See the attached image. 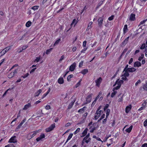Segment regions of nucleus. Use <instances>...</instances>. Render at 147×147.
Listing matches in <instances>:
<instances>
[{
  "label": "nucleus",
  "instance_id": "f257e3e1",
  "mask_svg": "<svg viewBox=\"0 0 147 147\" xmlns=\"http://www.w3.org/2000/svg\"><path fill=\"white\" fill-rule=\"evenodd\" d=\"M37 132L38 131H34L33 132L30 133L27 135V138L28 139H31L32 138L35 136Z\"/></svg>",
  "mask_w": 147,
  "mask_h": 147
},
{
  "label": "nucleus",
  "instance_id": "f03ea898",
  "mask_svg": "<svg viewBox=\"0 0 147 147\" xmlns=\"http://www.w3.org/2000/svg\"><path fill=\"white\" fill-rule=\"evenodd\" d=\"M92 94H91L88 96L86 98V101H87V102L84 103V104L83 105H82L86 104L88 103H89L91 102L92 99Z\"/></svg>",
  "mask_w": 147,
  "mask_h": 147
},
{
  "label": "nucleus",
  "instance_id": "7ed1b4c3",
  "mask_svg": "<svg viewBox=\"0 0 147 147\" xmlns=\"http://www.w3.org/2000/svg\"><path fill=\"white\" fill-rule=\"evenodd\" d=\"M55 127V123L52 124L49 128L46 129V131L47 132H49L52 130Z\"/></svg>",
  "mask_w": 147,
  "mask_h": 147
},
{
  "label": "nucleus",
  "instance_id": "20e7f679",
  "mask_svg": "<svg viewBox=\"0 0 147 147\" xmlns=\"http://www.w3.org/2000/svg\"><path fill=\"white\" fill-rule=\"evenodd\" d=\"M102 80V79L101 77H99L98 79L95 81L96 85L98 87H99L100 84Z\"/></svg>",
  "mask_w": 147,
  "mask_h": 147
},
{
  "label": "nucleus",
  "instance_id": "39448f33",
  "mask_svg": "<svg viewBox=\"0 0 147 147\" xmlns=\"http://www.w3.org/2000/svg\"><path fill=\"white\" fill-rule=\"evenodd\" d=\"M103 19L101 18H100L98 20V24L99 27L101 28L102 24Z\"/></svg>",
  "mask_w": 147,
  "mask_h": 147
},
{
  "label": "nucleus",
  "instance_id": "423d86ee",
  "mask_svg": "<svg viewBox=\"0 0 147 147\" xmlns=\"http://www.w3.org/2000/svg\"><path fill=\"white\" fill-rule=\"evenodd\" d=\"M129 37L126 38L120 45L121 47H123L126 45L128 42Z\"/></svg>",
  "mask_w": 147,
  "mask_h": 147
},
{
  "label": "nucleus",
  "instance_id": "0eeeda50",
  "mask_svg": "<svg viewBox=\"0 0 147 147\" xmlns=\"http://www.w3.org/2000/svg\"><path fill=\"white\" fill-rule=\"evenodd\" d=\"M16 136H14L11 138L9 140V142L13 143L17 142V141L16 140Z\"/></svg>",
  "mask_w": 147,
  "mask_h": 147
},
{
  "label": "nucleus",
  "instance_id": "6e6552de",
  "mask_svg": "<svg viewBox=\"0 0 147 147\" xmlns=\"http://www.w3.org/2000/svg\"><path fill=\"white\" fill-rule=\"evenodd\" d=\"M76 66V63L74 62L72 65H71L70 67L69 70L71 71H74L75 69Z\"/></svg>",
  "mask_w": 147,
  "mask_h": 147
},
{
  "label": "nucleus",
  "instance_id": "1a4fd4ad",
  "mask_svg": "<svg viewBox=\"0 0 147 147\" xmlns=\"http://www.w3.org/2000/svg\"><path fill=\"white\" fill-rule=\"evenodd\" d=\"M45 135L43 134H41L40 136L36 139V140L37 142L39 141L42 139L45 138Z\"/></svg>",
  "mask_w": 147,
  "mask_h": 147
},
{
  "label": "nucleus",
  "instance_id": "9d476101",
  "mask_svg": "<svg viewBox=\"0 0 147 147\" xmlns=\"http://www.w3.org/2000/svg\"><path fill=\"white\" fill-rule=\"evenodd\" d=\"M141 66V64L140 62L136 61L134 63V67H138Z\"/></svg>",
  "mask_w": 147,
  "mask_h": 147
},
{
  "label": "nucleus",
  "instance_id": "9b49d317",
  "mask_svg": "<svg viewBox=\"0 0 147 147\" xmlns=\"http://www.w3.org/2000/svg\"><path fill=\"white\" fill-rule=\"evenodd\" d=\"M135 19V14L133 13H131L130 16L129 20L131 21H134Z\"/></svg>",
  "mask_w": 147,
  "mask_h": 147
},
{
  "label": "nucleus",
  "instance_id": "f8f14e48",
  "mask_svg": "<svg viewBox=\"0 0 147 147\" xmlns=\"http://www.w3.org/2000/svg\"><path fill=\"white\" fill-rule=\"evenodd\" d=\"M31 107V104L30 103H28V104L26 105L23 108V109L24 110H26L29 108Z\"/></svg>",
  "mask_w": 147,
  "mask_h": 147
},
{
  "label": "nucleus",
  "instance_id": "ddd939ff",
  "mask_svg": "<svg viewBox=\"0 0 147 147\" xmlns=\"http://www.w3.org/2000/svg\"><path fill=\"white\" fill-rule=\"evenodd\" d=\"M136 69L134 67L128 68L127 69L129 72H133L136 71Z\"/></svg>",
  "mask_w": 147,
  "mask_h": 147
},
{
  "label": "nucleus",
  "instance_id": "4468645a",
  "mask_svg": "<svg viewBox=\"0 0 147 147\" xmlns=\"http://www.w3.org/2000/svg\"><path fill=\"white\" fill-rule=\"evenodd\" d=\"M58 83L60 84H62L64 82V80L62 77H60L58 80Z\"/></svg>",
  "mask_w": 147,
  "mask_h": 147
},
{
  "label": "nucleus",
  "instance_id": "2eb2a0df",
  "mask_svg": "<svg viewBox=\"0 0 147 147\" xmlns=\"http://www.w3.org/2000/svg\"><path fill=\"white\" fill-rule=\"evenodd\" d=\"M42 91L41 89H39L34 94V97L37 96L39 95L40 94L41 92Z\"/></svg>",
  "mask_w": 147,
  "mask_h": 147
},
{
  "label": "nucleus",
  "instance_id": "dca6fc26",
  "mask_svg": "<svg viewBox=\"0 0 147 147\" xmlns=\"http://www.w3.org/2000/svg\"><path fill=\"white\" fill-rule=\"evenodd\" d=\"M125 71V73L122 75V76H123L124 77H128L129 76V74L128 73L129 71H128L126 70L125 71Z\"/></svg>",
  "mask_w": 147,
  "mask_h": 147
},
{
  "label": "nucleus",
  "instance_id": "f3484780",
  "mask_svg": "<svg viewBox=\"0 0 147 147\" xmlns=\"http://www.w3.org/2000/svg\"><path fill=\"white\" fill-rule=\"evenodd\" d=\"M92 22H90L89 23L87 28L86 29L87 31L89 29H90L92 27Z\"/></svg>",
  "mask_w": 147,
  "mask_h": 147
},
{
  "label": "nucleus",
  "instance_id": "a211bd4d",
  "mask_svg": "<svg viewBox=\"0 0 147 147\" xmlns=\"http://www.w3.org/2000/svg\"><path fill=\"white\" fill-rule=\"evenodd\" d=\"M131 109V105L129 106H128L126 107L125 109V112L126 113H127Z\"/></svg>",
  "mask_w": 147,
  "mask_h": 147
},
{
  "label": "nucleus",
  "instance_id": "6ab92c4d",
  "mask_svg": "<svg viewBox=\"0 0 147 147\" xmlns=\"http://www.w3.org/2000/svg\"><path fill=\"white\" fill-rule=\"evenodd\" d=\"M87 109V107H84L82 108L79 109L78 111L79 113H83V111H84Z\"/></svg>",
  "mask_w": 147,
  "mask_h": 147
},
{
  "label": "nucleus",
  "instance_id": "aec40b11",
  "mask_svg": "<svg viewBox=\"0 0 147 147\" xmlns=\"http://www.w3.org/2000/svg\"><path fill=\"white\" fill-rule=\"evenodd\" d=\"M88 70L87 69H85L82 70L80 73L83 75H85L86 73L88 72Z\"/></svg>",
  "mask_w": 147,
  "mask_h": 147
},
{
  "label": "nucleus",
  "instance_id": "412c9836",
  "mask_svg": "<svg viewBox=\"0 0 147 147\" xmlns=\"http://www.w3.org/2000/svg\"><path fill=\"white\" fill-rule=\"evenodd\" d=\"M87 130L88 129L87 128H86L82 132V134L83 135L82 136H81V137H84L86 135V134L87 133Z\"/></svg>",
  "mask_w": 147,
  "mask_h": 147
},
{
  "label": "nucleus",
  "instance_id": "4be33fe9",
  "mask_svg": "<svg viewBox=\"0 0 147 147\" xmlns=\"http://www.w3.org/2000/svg\"><path fill=\"white\" fill-rule=\"evenodd\" d=\"M133 127L132 125H131L130 127L126 129V131L128 133H129L131 132Z\"/></svg>",
  "mask_w": 147,
  "mask_h": 147
},
{
  "label": "nucleus",
  "instance_id": "5701e85b",
  "mask_svg": "<svg viewBox=\"0 0 147 147\" xmlns=\"http://www.w3.org/2000/svg\"><path fill=\"white\" fill-rule=\"evenodd\" d=\"M73 135V134H71L69 135L65 143H66L69 140L71 139V138L72 137Z\"/></svg>",
  "mask_w": 147,
  "mask_h": 147
},
{
  "label": "nucleus",
  "instance_id": "b1692460",
  "mask_svg": "<svg viewBox=\"0 0 147 147\" xmlns=\"http://www.w3.org/2000/svg\"><path fill=\"white\" fill-rule=\"evenodd\" d=\"M127 30V25L125 24L124 25V27L123 29L124 33H126Z\"/></svg>",
  "mask_w": 147,
  "mask_h": 147
},
{
  "label": "nucleus",
  "instance_id": "393cba45",
  "mask_svg": "<svg viewBox=\"0 0 147 147\" xmlns=\"http://www.w3.org/2000/svg\"><path fill=\"white\" fill-rule=\"evenodd\" d=\"M10 47H6L5 49H4L3 50L6 53L11 48Z\"/></svg>",
  "mask_w": 147,
  "mask_h": 147
},
{
  "label": "nucleus",
  "instance_id": "a878e982",
  "mask_svg": "<svg viewBox=\"0 0 147 147\" xmlns=\"http://www.w3.org/2000/svg\"><path fill=\"white\" fill-rule=\"evenodd\" d=\"M32 22L30 21H28L26 24V25L27 27H30L31 25Z\"/></svg>",
  "mask_w": 147,
  "mask_h": 147
},
{
  "label": "nucleus",
  "instance_id": "bb28decb",
  "mask_svg": "<svg viewBox=\"0 0 147 147\" xmlns=\"http://www.w3.org/2000/svg\"><path fill=\"white\" fill-rule=\"evenodd\" d=\"M13 73L12 72H11L9 74L8 76V77L9 78H12L14 76Z\"/></svg>",
  "mask_w": 147,
  "mask_h": 147
},
{
  "label": "nucleus",
  "instance_id": "cd10ccee",
  "mask_svg": "<svg viewBox=\"0 0 147 147\" xmlns=\"http://www.w3.org/2000/svg\"><path fill=\"white\" fill-rule=\"evenodd\" d=\"M123 80H121L119 81H117V84L118 85H119L120 86H121V84H123Z\"/></svg>",
  "mask_w": 147,
  "mask_h": 147
},
{
  "label": "nucleus",
  "instance_id": "c85d7f7f",
  "mask_svg": "<svg viewBox=\"0 0 147 147\" xmlns=\"http://www.w3.org/2000/svg\"><path fill=\"white\" fill-rule=\"evenodd\" d=\"M74 102L72 101L69 105L68 108L70 109L71 108L74 104Z\"/></svg>",
  "mask_w": 147,
  "mask_h": 147
},
{
  "label": "nucleus",
  "instance_id": "c756f323",
  "mask_svg": "<svg viewBox=\"0 0 147 147\" xmlns=\"http://www.w3.org/2000/svg\"><path fill=\"white\" fill-rule=\"evenodd\" d=\"M39 6H34L32 7L31 8V9H32L34 10L38 9L39 7Z\"/></svg>",
  "mask_w": 147,
  "mask_h": 147
},
{
  "label": "nucleus",
  "instance_id": "7c9ffc66",
  "mask_svg": "<svg viewBox=\"0 0 147 147\" xmlns=\"http://www.w3.org/2000/svg\"><path fill=\"white\" fill-rule=\"evenodd\" d=\"M102 112V111L101 110L99 111H96V112L95 113L96 115H98L99 116H100L101 113Z\"/></svg>",
  "mask_w": 147,
  "mask_h": 147
},
{
  "label": "nucleus",
  "instance_id": "2f4dec72",
  "mask_svg": "<svg viewBox=\"0 0 147 147\" xmlns=\"http://www.w3.org/2000/svg\"><path fill=\"white\" fill-rule=\"evenodd\" d=\"M120 87H121V86H120L119 85H118L116 87H115L114 88H113V92H114V91H115V90H117L119 89L120 88Z\"/></svg>",
  "mask_w": 147,
  "mask_h": 147
},
{
  "label": "nucleus",
  "instance_id": "473e14b6",
  "mask_svg": "<svg viewBox=\"0 0 147 147\" xmlns=\"http://www.w3.org/2000/svg\"><path fill=\"white\" fill-rule=\"evenodd\" d=\"M143 89L147 91V81L146 82V83L143 86Z\"/></svg>",
  "mask_w": 147,
  "mask_h": 147
},
{
  "label": "nucleus",
  "instance_id": "72a5a7b5",
  "mask_svg": "<svg viewBox=\"0 0 147 147\" xmlns=\"http://www.w3.org/2000/svg\"><path fill=\"white\" fill-rule=\"evenodd\" d=\"M5 147H15V146L13 144H11L6 146Z\"/></svg>",
  "mask_w": 147,
  "mask_h": 147
},
{
  "label": "nucleus",
  "instance_id": "f704fd0d",
  "mask_svg": "<svg viewBox=\"0 0 147 147\" xmlns=\"http://www.w3.org/2000/svg\"><path fill=\"white\" fill-rule=\"evenodd\" d=\"M90 137V134L88 133L86 136L84 138V140H85V141L86 140H87L88 138H89Z\"/></svg>",
  "mask_w": 147,
  "mask_h": 147
},
{
  "label": "nucleus",
  "instance_id": "c9c22d12",
  "mask_svg": "<svg viewBox=\"0 0 147 147\" xmlns=\"http://www.w3.org/2000/svg\"><path fill=\"white\" fill-rule=\"evenodd\" d=\"M144 55L143 54H142L141 55V56L140 57L138 58V60L139 61H141L142 59L144 57Z\"/></svg>",
  "mask_w": 147,
  "mask_h": 147
},
{
  "label": "nucleus",
  "instance_id": "e433bc0d",
  "mask_svg": "<svg viewBox=\"0 0 147 147\" xmlns=\"http://www.w3.org/2000/svg\"><path fill=\"white\" fill-rule=\"evenodd\" d=\"M117 91H114V92H112L111 93V97H113L117 93Z\"/></svg>",
  "mask_w": 147,
  "mask_h": 147
},
{
  "label": "nucleus",
  "instance_id": "4c0bfd02",
  "mask_svg": "<svg viewBox=\"0 0 147 147\" xmlns=\"http://www.w3.org/2000/svg\"><path fill=\"white\" fill-rule=\"evenodd\" d=\"M80 131V128H78L76 131L74 132V134H77L78 132Z\"/></svg>",
  "mask_w": 147,
  "mask_h": 147
},
{
  "label": "nucleus",
  "instance_id": "58836bf2",
  "mask_svg": "<svg viewBox=\"0 0 147 147\" xmlns=\"http://www.w3.org/2000/svg\"><path fill=\"white\" fill-rule=\"evenodd\" d=\"M52 48H50L49 49H48L47 50V51H46V53L47 54H49V53H50L51 51H52Z\"/></svg>",
  "mask_w": 147,
  "mask_h": 147
},
{
  "label": "nucleus",
  "instance_id": "ea45409f",
  "mask_svg": "<svg viewBox=\"0 0 147 147\" xmlns=\"http://www.w3.org/2000/svg\"><path fill=\"white\" fill-rule=\"evenodd\" d=\"M146 45L145 44H143L140 47V49H143L144 48H145Z\"/></svg>",
  "mask_w": 147,
  "mask_h": 147
},
{
  "label": "nucleus",
  "instance_id": "a19ab883",
  "mask_svg": "<svg viewBox=\"0 0 147 147\" xmlns=\"http://www.w3.org/2000/svg\"><path fill=\"white\" fill-rule=\"evenodd\" d=\"M5 52L3 50H2L0 53V57H1L2 56L4 55L5 53Z\"/></svg>",
  "mask_w": 147,
  "mask_h": 147
},
{
  "label": "nucleus",
  "instance_id": "79ce46f5",
  "mask_svg": "<svg viewBox=\"0 0 147 147\" xmlns=\"http://www.w3.org/2000/svg\"><path fill=\"white\" fill-rule=\"evenodd\" d=\"M60 40L61 39H59L58 40H57L55 42L54 45H57V44H58L59 43V42L60 41Z\"/></svg>",
  "mask_w": 147,
  "mask_h": 147
},
{
  "label": "nucleus",
  "instance_id": "37998d69",
  "mask_svg": "<svg viewBox=\"0 0 147 147\" xmlns=\"http://www.w3.org/2000/svg\"><path fill=\"white\" fill-rule=\"evenodd\" d=\"M147 20V19H146L145 20H143V21H141L139 25L144 24L146 22V21Z\"/></svg>",
  "mask_w": 147,
  "mask_h": 147
},
{
  "label": "nucleus",
  "instance_id": "c03bdc74",
  "mask_svg": "<svg viewBox=\"0 0 147 147\" xmlns=\"http://www.w3.org/2000/svg\"><path fill=\"white\" fill-rule=\"evenodd\" d=\"M81 81V80H80L76 85V88L78 87L80 85V82Z\"/></svg>",
  "mask_w": 147,
  "mask_h": 147
},
{
  "label": "nucleus",
  "instance_id": "a18cd8bd",
  "mask_svg": "<svg viewBox=\"0 0 147 147\" xmlns=\"http://www.w3.org/2000/svg\"><path fill=\"white\" fill-rule=\"evenodd\" d=\"M13 89V88H11V89ZM11 89L9 88V89H8L6 91H5V93H4L3 94V95L2 96V97H3L6 94H7V92L9 90Z\"/></svg>",
  "mask_w": 147,
  "mask_h": 147
},
{
  "label": "nucleus",
  "instance_id": "49530a36",
  "mask_svg": "<svg viewBox=\"0 0 147 147\" xmlns=\"http://www.w3.org/2000/svg\"><path fill=\"white\" fill-rule=\"evenodd\" d=\"M40 59V57H36V59L35 60V61H36V62H38Z\"/></svg>",
  "mask_w": 147,
  "mask_h": 147
},
{
  "label": "nucleus",
  "instance_id": "de8ad7c7",
  "mask_svg": "<svg viewBox=\"0 0 147 147\" xmlns=\"http://www.w3.org/2000/svg\"><path fill=\"white\" fill-rule=\"evenodd\" d=\"M109 107V105L108 104H106L104 108V110L105 111L107 109H108Z\"/></svg>",
  "mask_w": 147,
  "mask_h": 147
},
{
  "label": "nucleus",
  "instance_id": "09e8293b",
  "mask_svg": "<svg viewBox=\"0 0 147 147\" xmlns=\"http://www.w3.org/2000/svg\"><path fill=\"white\" fill-rule=\"evenodd\" d=\"M123 95H122V96H121V97L119 98L118 100V102H121L123 100Z\"/></svg>",
  "mask_w": 147,
  "mask_h": 147
},
{
  "label": "nucleus",
  "instance_id": "8fccbe9b",
  "mask_svg": "<svg viewBox=\"0 0 147 147\" xmlns=\"http://www.w3.org/2000/svg\"><path fill=\"white\" fill-rule=\"evenodd\" d=\"M141 83L140 80H139L135 83V86H137L139 84H140Z\"/></svg>",
  "mask_w": 147,
  "mask_h": 147
},
{
  "label": "nucleus",
  "instance_id": "3c124183",
  "mask_svg": "<svg viewBox=\"0 0 147 147\" xmlns=\"http://www.w3.org/2000/svg\"><path fill=\"white\" fill-rule=\"evenodd\" d=\"M86 43L87 42L86 41H84L83 42V46L84 47L86 48Z\"/></svg>",
  "mask_w": 147,
  "mask_h": 147
},
{
  "label": "nucleus",
  "instance_id": "603ef678",
  "mask_svg": "<svg viewBox=\"0 0 147 147\" xmlns=\"http://www.w3.org/2000/svg\"><path fill=\"white\" fill-rule=\"evenodd\" d=\"M64 56L63 55L61 57V58L59 60V62H61L62 60L64 59Z\"/></svg>",
  "mask_w": 147,
  "mask_h": 147
},
{
  "label": "nucleus",
  "instance_id": "864d4df0",
  "mask_svg": "<svg viewBox=\"0 0 147 147\" xmlns=\"http://www.w3.org/2000/svg\"><path fill=\"white\" fill-rule=\"evenodd\" d=\"M18 66V64H15L14 65H13L12 67L10 69V71L12 69L14 68L15 67H17Z\"/></svg>",
  "mask_w": 147,
  "mask_h": 147
},
{
  "label": "nucleus",
  "instance_id": "5fc2aeb1",
  "mask_svg": "<svg viewBox=\"0 0 147 147\" xmlns=\"http://www.w3.org/2000/svg\"><path fill=\"white\" fill-rule=\"evenodd\" d=\"M128 65H126V66H125V68L123 70V72H124L125 71L127 70V69L128 68Z\"/></svg>",
  "mask_w": 147,
  "mask_h": 147
},
{
  "label": "nucleus",
  "instance_id": "6e6d98bb",
  "mask_svg": "<svg viewBox=\"0 0 147 147\" xmlns=\"http://www.w3.org/2000/svg\"><path fill=\"white\" fill-rule=\"evenodd\" d=\"M45 109L47 110H49L50 109V106L49 105H47L45 107Z\"/></svg>",
  "mask_w": 147,
  "mask_h": 147
},
{
  "label": "nucleus",
  "instance_id": "4d7b16f0",
  "mask_svg": "<svg viewBox=\"0 0 147 147\" xmlns=\"http://www.w3.org/2000/svg\"><path fill=\"white\" fill-rule=\"evenodd\" d=\"M91 140V139L90 138H88V139L85 141V142L87 144L89 142H90Z\"/></svg>",
  "mask_w": 147,
  "mask_h": 147
},
{
  "label": "nucleus",
  "instance_id": "13d9d810",
  "mask_svg": "<svg viewBox=\"0 0 147 147\" xmlns=\"http://www.w3.org/2000/svg\"><path fill=\"white\" fill-rule=\"evenodd\" d=\"M28 47V46H23L22 47V50H24L26 49Z\"/></svg>",
  "mask_w": 147,
  "mask_h": 147
},
{
  "label": "nucleus",
  "instance_id": "bf43d9fd",
  "mask_svg": "<svg viewBox=\"0 0 147 147\" xmlns=\"http://www.w3.org/2000/svg\"><path fill=\"white\" fill-rule=\"evenodd\" d=\"M144 125L145 127H146L147 125V119L144 121Z\"/></svg>",
  "mask_w": 147,
  "mask_h": 147
},
{
  "label": "nucleus",
  "instance_id": "052dcab7",
  "mask_svg": "<svg viewBox=\"0 0 147 147\" xmlns=\"http://www.w3.org/2000/svg\"><path fill=\"white\" fill-rule=\"evenodd\" d=\"M87 47H86V48L84 47V49L81 50V53H84V51H85L87 49Z\"/></svg>",
  "mask_w": 147,
  "mask_h": 147
},
{
  "label": "nucleus",
  "instance_id": "680f3d73",
  "mask_svg": "<svg viewBox=\"0 0 147 147\" xmlns=\"http://www.w3.org/2000/svg\"><path fill=\"white\" fill-rule=\"evenodd\" d=\"M121 79L123 80H124L125 81H128V79L126 77H122L121 78Z\"/></svg>",
  "mask_w": 147,
  "mask_h": 147
},
{
  "label": "nucleus",
  "instance_id": "e2e57ef3",
  "mask_svg": "<svg viewBox=\"0 0 147 147\" xmlns=\"http://www.w3.org/2000/svg\"><path fill=\"white\" fill-rule=\"evenodd\" d=\"M23 50H22V49L21 48H19L18 49V50L17 51V52H18V53H20L22 52Z\"/></svg>",
  "mask_w": 147,
  "mask_h": 147
},
{
  "label": "nucleus",
  "instance_id": "0e129e2a",
  "mask_svg": "<svg viewBox=\"0 0 147 147\" xmlns=\"http://www.w3.org/2000/svg\"><path fill=\"white\" fill-rule=\"evenodd\" d=\"M114 18V16H112L111 17H109V18L108 20H113V19Z\"/></svg>",
  "mask_w": 147,
  "mask_h": 147
},
{
  "label": "nucleus",
  "instance_id": "69168bd1",
  "mask_svg": "<svg viewBox=\"0 0 147 147\" xmlns=\"http://www.w3.org/2000/svg\"><path fill=\"white\" fill-rule=\"evenodd\" d=\"M96 127H94L90 130V132L91 133H92L94 131Z\"/></svg>",
  "mask_w": 147,
  "mask_h": 147
},
{
  "label": "nucleus",
  "instance_id": "338daca9",
  "mask_svg": "<svg viewBox=\"0 0 147 147\" xmlns=\"http://www.w3.org/2000/svg\"><path fill=\"white\" fill-rule=\"evenodd\" d=\"M22 125L20 123L18 125L17 127L16 128V130H17L18 129L20 128L22 126Z\"/></svg>",
  "mask_w": 147,
  "mask_h": 147
},
{
  "label": "nucleus",
  "instance_id": "774afa93",
  "mask_svg": "<svg viewBox=\"0 0 147 147\" xmlns=\"http://www.w3.org/2000/svg\"><path fill=\"white\" fill-rule=\"evenodd\" d=\"M141 147H147V143H145L142 144Z\"/></svg>",
  "mask_w": 147,
  "mask_h": 147
}]
</instances>
